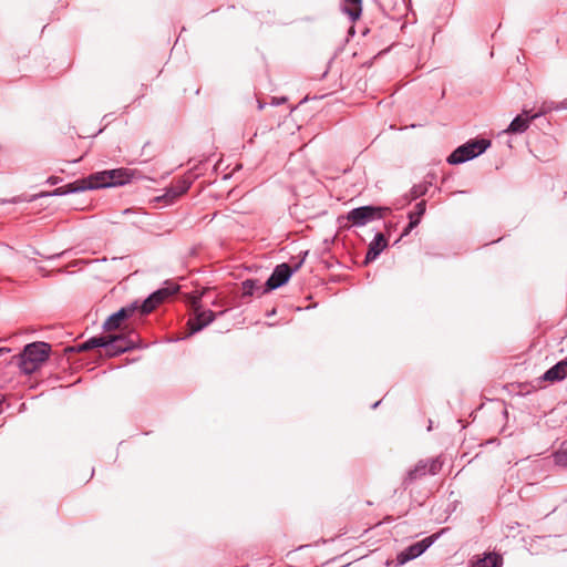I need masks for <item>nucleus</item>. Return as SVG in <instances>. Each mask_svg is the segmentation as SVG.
Here are the masks:
<instances>
[{
    "mask_svg": "<svg viewBox=\"0 0 567 567\" xmlns=\"http://www.w3.org/2000/svg\"><path fill=\"white\" fill-rule=\"evenodd\" d=\"M177 291L176 286L165 287L151 293L143 303L138 307L143 315L152 312L158 305H161L167 297Z\"/></svg>",
    "mask_w": 567,
    "mask_h": 567,
    "instance_id": "nucleus-7",
    "label": "nucleus"
},
{
    "mask_svg": "<svg viewBox=\"0 0 567 567\" xmlns=\"http://www.w3.org/2000/svg\"><path fill=\"white\" fill-rule=\"evenodd\" d=\"M442 467V463L439 458H432L429 461H420L413 468L408 471L405 477L403 478V485L408 487L417 478L424 476L426 473L431 475H435Z\"/></svg>",
    "mask_w": 567,
    "mask_h": 567,
    "instance_id": "nucleus-5",
    "label": "nucleus"
},
{
    "mask_svg": "<svg viewBox=\"0 0 567 567\" xmlns=\"http://www.w3.org/2000/svg\"><path fill=\"white\" fill-rule=\"evenodd\" d=\"M138 309L136 303H132L127 307L121 308L118 311L111 315L105 322L103 323V328L106 331L115 330L121 327V323L133 316V313Z\"/></svg>",
    "mask_w": 567,
    "mask_h": 567,
    "instance_id": "nucleus-9",
    "label": "nucleus"
},
{
    "mask_svg": "<svg viewBox=\"0 0 567 567\" xmlns=\"http://www.w3.org/2000/svg\"><path fill=\"white\" fill-rule=\"evenodd\" d=\"M389 210L388 207L361 206L350 210L347 219L354 226H364L372 220L383 218Z\"/></svg>",
    "mask_w": 567,
    "mask_h": 567,
    "instance_id": "nucleus-3",
    "label": "nucleus"
},
{
    "mask_svg": "<svg viewBox=\"0 0 567 567\" xmlns=\"http://www.w3.org/2000/svg\"><path fill=\"white\" fill-rule=\"evenodd\" d=\"M49 182H50L51 184H56V179H55V178H52V177L49 179Z\"/></svg>",
    "mask_w": 567,
    "mask_h": 567,
    "instance_id": "nucleus-31",
    "label": "nucleus"
},
{
    "mask_svg": "<svg viewBox=\"0 0 567 567\" xmlns=\"http://www.w3.org/2000/svg\"><path fill=\"white\" fill-rule=\"evenodd\" d=\"M199 300L200 298L196 297L192 302L195 312V318L188 321L190 333H196L200 331L215 319V313L212 310L202 309Z\"/></svg>",
    "mask_w": 567,
    "mask_h": 567,
    "instance_id": "nucleus-6",
    "label": "nucleus"
},
{
    "mask_svg": "<svg viewBox=\"0 0 567 567\" xmlns=\"http://www.w3.org/2000/svg\"><path fill=\"white\" fill-rule=\"evenodd\" d=\"M110 176L107 171L97 172L90 175L87 178L82 179V184L84 190L86 189H95V188H105V187H114V183L110 182Z\"/></svg>",
    "mask_w": 567,
    "mask_h": 567,
    "instance_id": "nucleus-11",
    "label": "nucleus"
},
{
    "mask_svg": "<svg viewBox=\"0 0 567 567\" xmlns=\"http://www.w3.org/2000/svg\"><path fill=\"white\" fill-rule=\"evenodd\" d=\"M434 542V536L426 537L411 546H409L404 551H402L398 558L400 561L406 563L408 560L414 559L421 556Z\"/></svg>",
    "mask_w": 567,
    "mask_h": 567,
    "instance_id": "nucleus-10",
    "label": "nucleus"
},
{
    "mask_svg": "<svg viewBox=\"0 0 567 567\" xmlns=\"http://www.w3.org/2000/svg\"><path fill=\"white\" fill-rule=\"evenodd\" d=\"M265 107V104H262L261 102L258 103V109L259 110H262Z\"/></svg>",
    "mask_w": 567,
    "mask_h": 567,
    "instance_id": "nucleus-29",
    "label": "nucleus"
},
{
    "mask_svg": "<svg viewBox=\"0 0 567 567\" xmlns=\"http://www.w3.org/2000/svg\"><path fill=\"white\" fill-rule=\"evenodd\" d=\"M10 352V349L9 348H0V355L4 354V353H9Z\"/></svg>",
    "mask_w": 567,
    "mask_h": 567,
    "instance_id": "nucleus-28",
    "label": "nucleus"
},
{
    "mask_svg": "<svg viewBox=\"0 0 567 567\" xmlns=\"http://www.w3.org/2000/svg\"><path fill=\"white\" fill-rule=\"evenodd\" d=\"M50 346L45 342H33L24 347L18 357V365L25 374L34 372L49 357Z\"/></svg>",
    "mask_w": 567,
    "mask_h": 567,
    "instance_id": "nucleus-1",
    "label": "nucleus"
},
{
    "mask_svg": "<svg viewBox=\"0 0 567 567\" xmlns=\"http://www.w3.org/2000/svg\"><path fill=\"white\" fill-rule=\"evenodd\" d=\"M380 404V401L375 402L372 408L375 409Z\"/></svg>",
    "mask_w": 567,
    "mask_h": 567,
    "instance_id": "nucleus-32",
    "label": "nucleus"
},
{
    "mask_svg": "<svg viewBox=\"0 0 567 567\" xmlns=\"http://www.w3.org/2000/svg\"><path fill=\"white\" fill-rule=\"evenodd\" d=\"M565 378H567V358L557 362L554 367L548 369L543 375V380L549 382L561 381Z\"/></svg>",
    "mask_w": 567,
    "mask_h": 567,
    "instance_id": "nucleus-13",
    "label": "nucleus"
},
{
    "mask_svg": "<svg viewBox=\"0 0 567 567\" xmlns=\"http://www.w3.org/2000/svg\"><path fill=\"white\" fill-rule=\"evenodd\" d=\"M285 102H286V97H280V99L275 97L272 100V104H275V105H279V104L285 103Z\"/></svg>",
    "mask_w": 567,
    "mask_h": 567,
    "instance_id": "nucleus-27",
    "label": "nucleus"
},
{
    "mask_svg": "<svg viewBox=\"0 0 567 567\" xmlns=\"http://www.w3.org/2000/svg\"><path fill=\"white\" fill-rule=\"evenodd\" d=\"M2 401V394H0V402Z\"/></svg>",
    "mask_w": 567,
    "mask_h": 567,
    "instance_id": "nucleus-33",
    "label": "nucleus"
},
{
    "mask_svg": "<svg viewBox=\"0 0 567 567\" xmlns=\"http://www.w3.org/2000/svg\"><path fill=\"white\" fill-rule=\"evenodd\" d=\"M343 12L347 13L352 21L358 20L362 13V0H343Z\"/></svg>",
    "mask_w": 567,
    "mask_h": 567,
    "instance_id": "nucleus-17",
    "label": "nucleus"
},
{
    "mask_svg": "<svg viewBox=\"0 0 567 567\" xmlns=\"http://www.w3.org/2000/svg\"><path fill=\"white\" fill-rule=\"evenodd\" d=\"M554 461L557 465L567 466V442H564L555 452Z\"/></svg>",
    "mask_w": 567,
    "mask_h": 567,
    "instance_id": "nucleus-21",
    "label": "nucleus"
},
{
    "mask_svg": "<svg viewBox=\"0 0 567 567\" xmlns=\"http://www.w3.org/2000/svg\"><path fill=\"white\" fill-rule=\"evenodd\" d=\"M302 265V260L296 265L295 268H291L288 264H280L276 266L272 274L268 278V280L265 284V288L262 289V292H267L274 289H277L285 285L292 274L297 271Z\"/></svg>",
    "mask_w": 567,
    "mask_h": 567,
    "instance_id": "nucleus-4",
    "label": "nucleus"
},
{
    "mask_svg": "<svg viewBox=\"0 0 567 567\" xmlns=\"http://www.w3.org/2000/svg\"><path fill=\"white\" fill-rule=\"evenodd\" d=\"M83 190H84V187H83L82 181H76V182L70 183L65 186L58 187L50 193H41L39 195H35V196H33L32 200L38 197H42V196H64L68 194L80 193Z\"/></svg>",
    "mask_w": 567,
    "mask_h": 567,
    "instance_id": "nucleus-14",
    "label": "nucleus"
},
{
    "mask_svg": "<svg viewBox=\"0 0 567 567\" xmlns=\"http://www.w3.org/2000/svg\"><path fill=\"white\" fill-rule=\"evenodd\" d=\"M243 289L245 296H252L256 291L261 289V286L257 280L247 279L243 282Z\"/></svg>",
    "mask_w": 567,
    "mask_h": 567,
    "instance_id": "nucleus-22",
    "label": "nucleus"
},
{
    "mask_svg": "<svg viewBox=\"0 0 567 567\" xmlns=\"http://www.w3.org/2000/svg\"><path fill=\"white\" fill-rule=\"evenodd\" d=\"M426 188L424 186H414L412 189H411V197L412 199H415L420 196H422L424 193H425Z\"/></svg>",
    "mask_w": 567,
    "mask_h": 567,
    "instance_id": "nucleus-26",
    "label": "nucleus"
},
{
    "mask_svg": "<svg viewBox=\"0 0 567 567\" xmlns=\"http://www.w3.org/2000/svg\"><path fill=\"white\" fill-rule=\"evenodd\" d=\"M110 182L114 183V186L124 185L130 182L132 173L127 168H117L107 171Z\"/></svg>",
    "mask_w": 567,
    "mask_h": 567,
    "instance_id": "nucleus-16",
    "label": "nucleus"
},
{
    "mask_svg": "<svg viewBox=\"0 0 567 567\" xmlns=\"http://www.w3.org/2000/svg\"><path fill=\"white\" fill-rule=\"evenodd\" d=\"M491 145L485 138L472 140L458 146L449 157L447 163L451 165L463 164L483 154Z\"/></svg>",
    "mask_w": 567,
    "mask_h": 567,
    "instance_id": "nucleus-2",
    "label": "nucleus"
},
{
    "mask_svg": "<svg viewBox=\"0 0 567 567\" xmlns=\"http://www.w3.org/2000/svg\"><path fill=\"white\" fill-rule=\"evenodd\" d=\"M388 247V240L382 233H378L370 243L364 262H371Z\"/></svg>",
    "mask_w": 567,
    "mask_h": 567,
    "instance_id": "nucleus-12",
    "label": "nucleus"
},
{
    "mask_svg": "<svg viewBox=\"0 0 567 567\" xmlns=\"http://www.w3.org/2000/svg\"><path fill=\"white\" fill-rule=\"evenodd\" d=\"M133 346H134V341H130L125 337H123V341L117 343V350H114L113 352L123 353V352L132 349Z\"/></svg>",
    "mask_w": 567,
    "mask_h": 567,
    "instance_id": "nucleus-24",
    "label": "nucleus"
},
{
    "mask_svg": "<svg viewBox=\"0 0 567 567\" xmlns=\"http://www.w3.org/2000/svg\"><path fill=\"white\" fill-rule=\"evenodd\" d=\"M424 213H425V200H421L415 205V209L413 212H410L409 214H414V219H417L420 223Z\"/></svg>",
    "mask_w": 567,
    "mask_h": 567,
    "instance_id": "nucleus-23",
    "label": "nucleus"
},
{
    "mask_svg": "<svg viewBox=\"0 0 567 567\" xmlns=\"http://www.w3.org/2000/svg\"><path fill=\"white\" fill-rule=\"evenodd\" d=\"M561 109H567V100L561 103Z\"/></svg>",
    "mask_w": 567,
    "mask_h": 567,
    "instance_id": "nucleus-30",
    "label": "nucleus"
},
{
    "mask_svg": "<svg viewBox=\"0 0 567 567\" xmlns=\"http://www.w3.org/2000/svg\"><path fill=\"white\" fill-rule=\"evenodd\" d=\"M409 219H410L409 225L403 230L402 237L409 235L410 231L419 225V220L414 219V214H409Z\"/></svg>",
    "mask_w": 567,
    "mask_h": 567,
    "instance_id": "nucleus-25",
    "label": "nucleus"
},
{
    "mask_svg": "<svg viewBox=\"0 0 567 567\" xmlns=\"http://www.w3.org/2000/svg\"><path fill=\"white\" fill-rule=\"evenodd\" d=\"M189 186L190 183L188 181L179 179L166 190L165 196L171 199L179 197L181 195L185 194L188 190Z\"/></svg>",
    "mask_w": 567,
    "mask_h": 567,
    "instance_id": "nucleus-18",
    "label": "nucleus"
},
{
    "mask_svg": "<svg viewBox=\"0 0 567 567\" xmlns=\"http://www.w3.org/2000/svg\"><path fill=\"white\" fill-rule=\"evenodd\" d=\"M104 341H106L107 344L101 346V348L105 349V352L109 357H114V355L120 354V352H113V351L117 350V343L123 341V336L104 337Z\"/></svg>",
    "mask_w": 567,
    "mask_h": 567,
    "instance_id": "nucleus-20",
    "label": "nucleus"
},
{
    "mask_svg": "<svg viewBox=\"0 0 567 567\" xmlns=\"http://www.w3.org/2000/svg\"><path fill=\"white\" fill-rule=\"evenodd\" d=\"M545 113H546L545 109H542L539 112L534 113V114L530 111L524 109L523 113L520 115H517L511 122V124L504 131V133H514V134L524 133L529 127V123L533 120L544 115Z\"/></svg>",
    "mask_w": 567,
    "mask_h": 567,
    "instance_id": "nucleus-8",
    "label": "nucleus"
},
{
    "mask_svg": "<svg viewBox=\"0 0 567 567\" xmlns=\"http://www.w3.org/2000/svg\"><path fill=\"white\" fill-rule=\"evenodd\" d=\"M502 564V557L496 554H486L482 558L473 561L472 567H498Z\"/></svg>",
    "mask_w": 567,
    "mask_h": 567,
    "instance_id": "nucleus-19",
    "label": "nucleus"
},
{
    "mask_svg": "<svg viewBox=\"0 0 567 567\" xmlns=\"http://www.w3.org/2000/svg\"><path fill=\"white\" fill-rule=\"evenodd\" d=\"M107 344L106 341H104V337H93L86 340L85 342H82L78 346L70 347L68 350L71 352H83L89 351L95 348H101V346Z\"/></svg>",
    "mask_w": 567,
    "mask_h": 567,
    "instance_id": "nucleus-15",
    "label": "nucleus"
}]
</instances>
